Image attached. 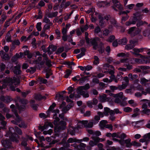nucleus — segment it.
Instances as JSON below:
<instances>
[{
    "label": "nucleus",
    "mask_w": 150,
    "mask_h": 150,
    "mask_svg": "<svg viewBox=\"0 0 150 150\" xmlns=\"http://www.w3.org/2000/svg\"><path fill=\"white\" fill-rule=\"evenodd\" d=\"M109 4L104 1H101L98 3V5L99 7H104L109 6Z\"/></svg>",
    "instance_id": "obj_27"
},
{
    "label": "nucleus",
    "mask_w": 150,
    "mask_h": 150,
    "mask_svg": "<svg viewBox=\"0 0 150 150\" xmlns=\"http://www.w3.org/2000/svg\"><path fill=\"white\" fill-rule=\"evenodd\" d=\"M88 77V76H84L82 77L81 78L80 77V79L79 80V82L80 83H83L86 81V78Z\"/></svg>",
    "instance_id": "obj_51"
},
{
    "label": "nucleus",
    "mask_w": 150,
    "mask_h": 150,
    "mask_svg": "<svg viewBox=\"0 0 150 150\" xmlns=\"http://www.w3.org/2000/svg\"><path fill=\"white\" fill-rule=\"evenodd\" d=\"M127 60H126V58L122 59L120 60V61H116L113 62L114 64L115 65L119 64L120 63H123L124 65H127Z\"/></svg>",
    "instance_id": "obj_18"
},
{
    "label": "nucleus",
    "mask_w": 150,
    "mask_h": 150,
    "mask_svg": "<svg viewBox=\"0 0 150 150\" xmlns=\"http://www.w3.org/2000/svg\"><path fill=\"white\" fill-rule=\"evenodd\" d=\"M101 135V133L98 131H96L93 132V134L92 136L98 137Z\"/></svg>",
    "instance_id": "obj_64"
},
{
    "label": "nucleus",
    "mask_w": 150,
    "mask_h": 150,
    "mask_svg": "<svg viewBox=\"0 0 150 150\" xmlns=\"http://www.w3.org/2000/svg\"><path fill=\"white\" fill-rule=\"evenodd\" d=\"M142 93L143 94H144L145 95H146V94H150V88H147L146 90V91H142Z\"/></svg>",
    "instance_id": "obj_56"
},
{
    "label": "nucleus",
    "mask_w": 150,
    "mask_h": 150,
    "mask_svg": "<svg viewBox=\"0 0 150 150\" xmlns=\"http://www.w3.org/2000/svg\"><path fill=\"white\" fill-rule=\"evenodd\" d=\"M10 108L12 109V111L14 112L16 117V121L17 123H19L21 121V119L19 117L18 114L16 112V108H15V105L12 104L10 106Z\"/></svg>",
    "instance_id": "obj_8"
},
{
    "label": "nucleus",
    "mask_w": 150,
    "mask_h": 150,
    "mask_svg": "<svg viewBox=\"0 0 150 150\" xmlns=\"http://www.w3.org/2000/svg\"><path fill=\"white\" fill-rule=\"evenodd\" d=\"M87 122V120H83L78 122L77 123L78 127L80 128H83L84 127H85V124Z\"/></svg>",
    "instance_id": "obj_21"
},
{
    "label": "nucleus",
    "mask_w": 150,
    "mask_h": 150,
    "mask_svg": "<svg viewBox=\"0 0 150 150\" xmlns=\"http://www.w3.org/2000/svg\"><path fill=\"white\" fill-rule=\"evenodd\" d=\"M142 112L144 114L149 115L150 113V110L147 108L144 109L142 110Z\"/></svg>",
    "instance_id": "obj_61"
},
{
    "label": "nucleus",
    "mask_w": 150,
    "mask_h": 150,
    "mask_svg": "<svg viewBox=\"0 0 150 150\" xmlns=\"http://www.w3.org/2000/svg\"><path fill=\"white\" fill-rule=\"evenodd\" d=\"M77 140H76L75 139H74L72 138H70L68 139L67 140V142L68 143H72L75 142H77Z\"/></svg>",
    "instance_id": "obj_46"
},
{
    "label": "nucleus",
    "mask_w": 150,
    "mask_h": 150,
    "mask_svg": "<svg viewBox=\"0 0 150 150\" xmlns=\"http://www.w3.org/2000/svg\"><path fill=\"white\" fill-rule=\"evenodd\" d=\"M136 23L134 21H129L126 23V25L127 26H129L131 24H134Z\"/></svg>",
    "instance_id": "obj_63"
},
{
    "label": "nucleus",
    "mask_w": 150,
    "mask_h": 150,
    "mask_svg": "<svg viewBox=\"0 0 150 150\" xmlns=\"http://www.w3.org/2000/svg\"><path fill=\"white\" fill-rule=\"evenodd\" d=\"M56 104L54 103L50 105L48 109V112H52L54 113L53 118L55 119L54 121V124L55 125V132H58L60 129H64L66 125V123L64 121H61L58 125V122L59 120V118L57 117V114H58L59 112V110L58 109H56V110H53L54 107L56 106Z\"/></svg>",
    "instance_id": "obj_1"
},
{
    "label": "nucleus",
    "mask_w": 150,
    "mask_h": 150,
    "mask_svg": "<svg viewBox=\"0 0 150 150\" xmlns=\"http://www.w3.org/2000/svg\"><path fill=\"white\" fill-rule=\"evenodd\" d=\"M141 29L136 27H132L129 30L128 33L132 36H134L139 34L141 32Z\"/></svg>",
    "instance_id": "obj_5"
},
{
    "label": "nucleus",
    "mask_w": 150,
    "mask_h": 150,
    "mask_svg": "<svg viewBox=\"0 0 150 150\" xmlns=\"http://www.w3.org/2000/svg\"><path fill=\"white\" fill-rule=\"evenodd\" d=\"M58 13V12L57 11L50 13L48 14L47 16L49 18H52L56 16L57 15Z\"/></svg>",
    "instance_id": "obj_31"
},
{
    "label": "nucleus",
    "mask_w": 150,
    "mask_h": 150,
    "mask_svg": "<svg viewBox=\"0 0 150 150\" xmlns=\"http://www.w3.org/2000/svg\"><path fill=\"white\" fill-rule=\"evenodd\" d=\"M117 55L118 57H126L129 56V54L127 53L125 54L124 53H120L118 54Z\"/></svg>",
    "instance_id": "obj_40"
},
{
    "label": "nucleus",
    "mask_w": 150,
    "mask_h": 150,
    "mask_svg": "<svg viewBox=\"0 0 150 150\" xmlns=\"http://www.w3.org/2000/svg\"><path fill=\"white\" fill-rule=\"evenodd\" d=\"M20 66L19 65H18L15 67L13 70L14 73L16 74H20L21 72V71L20 70Z\"/></svg>",
    "instance_id": "obj_20"
},
{
    "label": "nucleus",
    "mask_w": 150,
    "mask_h": 150,
    "mask_svg": "<svg viewBox=\"0 0 150 150\" xmlns=\"http://www.w3.org/2000/svg\"><path fill=\"white\" fill-rule=\"evenodd\" d=\"M46 62V65L49 67H50L52 66L51 62L49 60L48 58H46V59L45 60Z\"/></svg>",
    "instance_id": "obj_59"
},
{
    "label": "nucleus",
    "mask_w": 150,
    "mask_h": 150,
    "mask_svg": "<svg viewBox=\"0 0 150 150\" xmlns=\"http://www.w3.org/2000/svg\"><path fill=\"white\" fill-rule=\"evenodd\" d=\"M144 49L143 48L137 49L136 48H135L133 50V51L134 52L131 51L130 52L132 54L135 55L136 56H139L140 57H143V55L140 54H139V52H142L144 51Z\"/></svg>",
    "instance_id": "obj_7"
},
{
    "label": "nucleus",
    "mask_w": 150,
    "mask_h": 150,
    "mask_svg": "<svg viewBox=\"0 0 150 150\" xmlns=\"http://www.w3.org/2000/svg\"><path fill=\"white\" fill-rule=\"evenodd\" d=\"M143 35L144 36L148 37L149 38H150V31L149 30H144L143 33Z\"/></svg>",
    "instance_id": "obj_32"
},
{
    "label": "nucleus",
    "mask_w": 150,
    "mask_h": 150,
    "mask_svg": "<svg viewBox=\"0 0 150 150\" xmlns=\"http://www.w3.org/2000/svg\"><path fill=\"white\" fill-rule=\"evenodd\" d=\"M86 146L85 144L81 143L78 146V148L80 150H84Z\"/></svg>",
    "instance_id": "obj_36"
},
{
    "label": "nucleus",
    "mask_w": 150,
    "mask_h": 150,
    "mask_svg": "<svg viewBox=\"0 0 150 150\" xmlns=\"http://www.w3.org/2000/svg\"><path fill=\"white\" fill-rule=\"evenodd\" d=\"M115 39V37L114 35H112L110 36L108 39L107 40L108 42H111Z\"/></svg>",
    "instance_id": "obj_62"
},
{
    "label": "nucleus",
    "mask_w": 150,
    "mask_h": 150,
    "mask_svg": "<svg viewBox=\"0 0 150 150\" xmlns=\"http://www.w3.org/2000/svg\"><path fill=\"white\" fill-rule=\"evenodd\" d=\"M81 53L78 55L77 56V58L78 59L80 58L83 56L85 54V52L86 50L85 48H82L81 49Z\"/></svg>",
    "instance_id": "obj_26"
},
{
    "label": "nucleus",
    "mask_w": 150,
    "mask_h": 150,
    "mask_svg": "<svg viewBox=\"0 0 150 150\" xmlns=\"http://www.w3.org/2000/svg\"><path fill=\"white\" fill-rule=\"evenodd\" d=\"M124 110L126 112H130L132 111V109L129 107H126L124 108Z\"/></svg>",
    "instance_id": "obj_58"
},
{
    "label": "nucleus",
    "mask_w": 150,
    "mask_h": 150,
    "mask_svg": "<svg viewBox=\"0 0 150 150\" xmlns=\"http://www.w3.org/2000/svg\"><path fill=\"white\" fill-rule=\"evenodd\" d=\"M80 76L78 75L72 78V80L74 81H79L80 79Z\"/></svg>",
    "instance_id": "obj_57"
},
{
    "label": "nucleus",
    "mask_w": 150,
    "mask_h": 150,
    "mask_svg": "<svg viewBox=\"0 0 150 150\" xmlns=\"http://www.w3.org/2000/svg\"><path fill=\"white\" fill-rule=\"evenodd\" d=\"M15 132L19 135H21L22 134V132L20 129L17 127H15Z\"/></svg>",
    "instance_id": "obj_48"
},
{
    "label": "nucleus",
    "mask_w": 150,
    "mask_h": 150,
    "mask_svg": "<svg viewBox=\"0 0 150 150\" xmlns=\"http://www.w3.org/2000/svg\"><path fill=\"white\" fill-rule=\"evenodd\" d=\"M19 103L21 105L19 107L17 104H16V106L18 109L20 111H21L25 108V105L27 103V101L25 100L22 99L19 100Z\"/></svg>",
    "instance_id": "obj_9"
},
{
    "label": "nucleus",
    "mask_w": 150,
    "mask_h": 150,
    "mask_svg": "<svg viewBox=\"0 0 150 150\" xmlns=\"http://www.w3.org/2000/svg\"><path fill=\"white\" fill-rule=\"evenodd\" d=\"M35 103V100H31L30 101V105L31 107L34 110H36L38 108V105L33 103Z\"/></svg>",
    "instance_id": "obj_34"
},
{
    "label": "nucleus",
    "mask_w": 150,
    "mask_h": 150,
    "mask_svg": "<svg viewBox=\"0 0 150 150\" xmlns=\"http://www.w3.org/2000/svg\"><path fill=\"white\" fill-rule=\"evenodd\" d=\"M92 139L94 142L97 144V143L99 142H102L105 140L104 139L100 138L98 137L92 136L91 137Z\"/></svg>",
    "instance_id": "obj_17"
},
{
    "label": "nucleus",
    "mask_w": 150,
    "mask_h": 150,
    "mask_svg": "<svg viewBox=\"0 0 150 150\" xmlns=\"http://www.w3.org/2000/svg\"><path fill=\"white\" fill-rule=\"evenodd\" d=\"M132 146L136 147H139L141 146V144L135 141L132 142Z\"/></svg>",
    "instance_id": "obj_50"
},
{
    "label": "nucleus",
    "mask_w": 150,
    "mask_h": 150,
    "mask_svg": "<svg viewBox=\"0 0 150 150\" xmlns=\"http://www.w3.org/2000/svg\"><path fill=\"white\" fill-rule=\"evenodd\" d=\"M127 85L128 84L127 83H123L121 85L118 86V88L121 90L124 89L126 88Z\"/></svg>",
    "instance_id": "obj_37"
},
{
    "label": "nucleus",
    "mask_w": 150,
    "mask_h": 150,
    "mask_svg": "<svg viewBox=\"0 0 150 150\" xmlns=\"http://www.w3.org/2000/svg\"><path fill=\"white\" fill-rule=\"evenodd\" d=\"M9 129V133H7L6 135H7L8 137L9 136L12 141L18 143L19 142L18 139H19V137L17 134L13 133L14 131L13 128L10 127Z\"/></svg>",
    "instance_id": "obj_4"
},
{
    "label": "nucleus",
    "mask_w": 150,
    "mask_h": 150,
    "mask_svg": "<svg viewBox=\"0 0 150 150\" xmlns=\"http://www.w3.org/2000/svg\"><path fill=\"white\" fill-rule=\"evenodd\" d=\"M109 119L112 121H114L115 119V117L114 116L115 112L113 111H111L110 112Z\"/></svg>",
    "instance_id": "obj_38"
},
{
    "label": "nucleus",
    "mask_w": 150,
    "mask_h": 150,
    "mask_svg": "<svg viewBox=\"0 0 150 150\" xmlns=\"http://www.w3.org/2000/svg\"><path fill=\"white\" fill-rule=\"evenodd\" d=\"M43 22L47 23H52V22H50V20L46 16H45L44 17L43 19Z\"/></svg>",
    "instance_id": "obj_53"
},
{
    "label": "nucleus",
    "mask_w": 150,
    "mask_h": 150,
    "mask_svg": "<svg viewBox=\"0 0 150 150\" xmlns=\"http://www.w3.org/2000/svg\"><path fill=\"white\" fill-rule=\"evenodd\" d=\"M55 99L59 102L61 101L64 100L63 96L60 94H58L56 95Z\"/></svg>",
    "instance_id": "obj_25"
},
{
    "label": "nucleus",
    "mask_w": 150,
    "mask_h": 150,
    "mask_svg": "<svg viewBox=\"0 0 150 150\" xmlns=\"http://www.w3.org/2000/svg\"><path fill=\"white\" fill-rule=\"evenodd\" d=\"M49 126L52 127H53V125L51 122H48L45 123L43 126L39 127V130L43 131L44 129H47Z\"/></svg>",
    "instance_id": "obj_10"
},
{
    "label": "nucleus",
    "mask_w": 150,
    "mask_h": 150,
    "mask_svg": "<svg viewBox=\"0 0 150 150\" xmlns=\"http://www.w3.org/2000/svg\"><path fill=\"white\" fill-rule=\"evenodd\" d=\"M144 24H148L147 23L146 21H138L137 24V27H139L141 26L142 25Z\"/></svg>",
    "instance_id": "obj_44"
},
{
    "label": "nucleus",
    "mask_w": 150,
    "mask_h": 150,
    "mask_svg": "<svg viewBox=\"0 0 150 150\" xmlns=\"http://www.w3.org/2000/svg\"><path fill=\"white\" fill-rule=\"evenodd\" d=\"M127 42V40L125 38H124L122 39H120L118 41V43L121 45H125Z\"/></svg>",
    "instance_id": "obj_29"
},
{
    "label": "nucleus",
    "mask_w": 150,
    "mask_h": 150,
    "mask_svg": "<svg viewBox=\"0 0 150 150\" xmlns=\"http://www.w3.org/2000/svg\"><path fill=\"white\" fill-rule=\"evenodd\" d=\"M89 88V84L87 83L84 86L79 87L78 88L77 93L83 96L84 98H88L89 95L88 92L86 90Z\"/></svg>",
    "instance_id": "obj_3"
},
{
    "label": "nucleus",
    "mask_w": 150,
    "mask_h": 150,
    "mask_svg": "<svg viewBox=\"0 0 150 150\" xmlns=\"http://www.w3.org/2000/svg\"><path fill=\"white\" fill-rule=\"evenodd\" d=\"M89 139L88 137H85L83 138L82 139H78L77 142L78 143H80L82 142H87L89 141Z\"/></svg>",
    "instance_id": "obj_41"
},
{
    "label": "nucleus",
    "mask_w": 150,
    "mask_h": 150,
    "mask_svg": "<svg viewBox=\"0 0 150 150\" xmlns=\"http://www.w3.org/2000/svg\"><path fill=\"white\" fill-rule=\"evenodd\" d=\"M90 43L88 44H91L92 45H95L96 43V40L95 39H91L89 40Z\"/></svg>",
    "instance_id": "obj_54"
},
{
    "label": "nucleus",
    "mask_w": 150,
    "mask_h": 150,
    "mask_svg": "<svg viewBox=\"0 0 150 150\" xmlns=\"http://www.w3.org/2000/svg\"><path fill=\"white\" fill-rule=\"evenodd\" d=\"M100 101L103 102L111 100L110 98L107 97L106 95L105 94H103L100 96Z\"/></svg>",
    "instance_id": "obj_13"
},
{
    "label": "nucleus",
    "mask_w": 150,
    "mask_h": 150,
    "mask_svg": "<svg viewBox=\"0 0 150 150\" xmlns=\"http://www.w3.org/2000/svg\"><path fill=\"white\" fill-rule=\"evenodd\" d=\"M96 122H94V120H92L89 121L88 122L87 121V122L85 124V127L86 128H91L93 124H95Z\"/></svg>",
    "instance_id": "obj_22"
},
{
    "label": "nucleus",
    "mask_w": 150,
    "mask_h": 150,
    "mask_svg": "<svg viewBox=\"0 0 150 150\" xmlns=\"http://www.w3.org/2000/svg\"><path fill=\"white\" fill-rule=\"evenodd\" d=\"M0 55L1 58L4 60H7L9 59L8 54L5 53L3 50L0 51Z\"/></svg>",
    "instance_id": "obj_16"
},
{
    "label": "nucleus",
    "mask_w": 150,
    "mask_h": 150,
    "mask_svg": "<svg viewBox=\"0 0 150 150\" xmlns=\"http://www.w3.org/2000/svg\"><path fill=\"white\" fill-rule=\"evenodd\" d=\"M147 54L150 55L149 57H145L143 56V57H140L143 61L142 63L147 64L150 62V51L147 52Z\"/></svg>",
    "instance_id": "obj_12"
},
{
    "label": "nucleus",
    "mask_w": 150,
    "mask_h": 150,
    "mask_svg": "<svg viewBox=\"0 0 150 150\" xmlns=\"http://www.w3.org/2000/svg\"><path fill=\"white\" fill-rule=\"evenodd\" d=\"M64 48L63 47L59 48L57 50L56 53L57 54H60L64 50Z\"/></svg>",
    "instance_id": "obj_60"
},
{
    "label": "nucleus",
    "mask_w": 150,
    "mask_h": 150,
    "mask_svg": "<svg viewBox=\"0 0 150 150\" xmlns=\"http://www.w3.org/2000/svg\"><path fill=\"white\" fill-rule=\"evenodd\" d=\"M113 1L114 4V6H115L120 10L122 9V7L120 5V3L117 0H114Z\"/></svg>",
    "instance_id": "obj_24"
},
{
    "label": "nucleus",
    "mask_w": 150,
    "mask_h": 150,
    "mask_svg": "<svg viewBox=\"0 0 150 150\" xmlns=\"http://www.w3.org/2000/svg\"><path fill=\"white\" fill-rule=\"evenodd\" d=\"M0 100L6 103H8L10 102L12 99L9 96H1L0 98Z\"/></svg>",
    "instance_id": "obj_11"
},
{
    "label": "nucleus",
    "mask_w": 150,
    "mask_h": 150,
    "mask_svg": "<svg viewBox=\"0 0 150 150\" xmlns=\"http://www.w3.org/2000/svg\"><path fill=\"white\" fill-rule=\"evenodd\" d=\"M24 54L25 55H27L28 58L30 59L32 57L33 54L31 53H30L29 50H26L24 52Z\"/></svg>",
    "instance_id": "obj_33"
},
{
    "label": "nucleus",
    "mask_w": 150,
    "mask_h": 150,
    "mask_svg": "<svg viewBox=\"0 0 150 150\" xmlns=\"http://www.w3.org/2000/svg\"><path fill=\"white\" fill-rule=\"evenodd\" d=\"M71 72L72 71L71 70H67L64 76V77L67 78H68Z\"/></svg>",
    "instance_id": "obj_49"
},
{
    "label": "nucleus",
    "mask_w": 150,
    "mask_h": 150,
    "mask_svg": "<svg viewBox=\"0 0 150 150\" xmlns=\"http://www.w3.org/2000/svg\"><path fill=\"white\" fill-rule=\"evenodd\" d=\"M6 41L8 42L11 41V38L9 31L7 35H6Z\"/></svg>",
    "instance_id": "obj_42"
},
{
    "label": "nucleus",
    "mask_w": 150,
    "mask_h": 150,
    "mask_svg": "<svg viewBox=\"0 0 150 150\" xmlns=\"http://www.w3.org/2000/svg\"><path fill=\"white\" fill-rule=\"evenodd\" d=\"M27 139L26 138L23 137H22L21 138V145L22 146H23L24 147H26L27 146Z\"/></svg>",
    "instance_id": "obj_30"
},
{
    "label": "nucleus",
    "mask_w": 150,
    "mask_h": 150,
    "mask_svg": "<svg viewBox=\"0 0 150 150\" xmlns=\"http://www.w3.org/2000/svg\"><path fill=\"white\" fill-rule=\"evenodd\" d=\"M110 96H112L115 98H122L123 97V93L121 92L119 93L116 94L110 93Z\"/></svg>",
    "instance_id": "obj_19"
},
{
    "label": "nucleus",
    "mask_w": 150,
    "mask_h": 150,
    "mask_svg": "<svg viewBox=\"0 0 150 150\" xmlns=\"http://www.w3.org/2000/svg\"><path fill=\"white\" fill-rule=\"evenodd\" d=\"M59 136V135L58 133H56L55 134V135L54 137V138L55 139H56V140H55V142L52 141V143H50L51 144H54L55 142H57L59 141H60L61 139V137H60V138H57V137H58Z\"/></svg>",
    "instance_id": "obj_35"
},
{
    "label": "nucleus",
    "mask_w": 150,
    "mask_h": 150,
    "mask_svg": "<svg viewBox=\"0 0 150 150\" xmlns=\"http://www.w3.org/2000/svg\"><path fill=\"white\" fill-rule=\"evenodd\" d=\"M94 61L93 63L94 64L96 65L98 64L99 62V59L96 56H95L94 57Z\"/></svg>",
    "instance_id": "obj_47"
},
{
    "label": "nucleus",
    "mask_w": 150,
    "mask_h": 150,
    "mask_svg": "<svg viewBox=\"0 0 150 150\" xmlns=\"http://www.w3.org/2000/svg\"><path fill=\"white\" fill-rule=\"evenodd\" d=\"M2 144L4 147L8 148L11 147V143L9 140L4 139L1 141Z\"/></svg>",
    "instance_id": "obj_14"
},
{
    "label": "nucleus",
    "mask_w": 150,
    "mask_h": 150,
    "mask_svg": "<svg viewBox=\"0 0 150 150\" xmlns=\"http://www.w3.org/2000/svg\"><path fill=\"white\" fill-rule=\"evenodd\" d=\"M64 0H53V2H55L57 4L56 5L54 6L53 7V9L54 10H56L58 9V8L59 4H57L59 3L60 2H62L63 3Z\"/></svg>",
    "instance_id": "obj_28"
},
{
    "label": "nucleus",
    "mask_w": 150,
    "mask_h": 150,
    "mask_svg": "<svg viewBox=\"0 0 150 150\" xmlns=\"http://www.w3.org/2000/svg\"><path fill=\"white\" fill-rule=\"evenodd\" d=\"M126 60H127V65H124L125 66L127 67V68L128 69H132V66L131 65H129V60L127 58H126Z\"/></svg>",
    "instance_id": "obj_55"
},
{
    "label": "nucleus",
    "mask_w": 150,
    "mask_h": 150,
    "mask_svg": "<svg viewBox=\"0 0 150 150\" xmlns=\"http://www.w3.org/2000/svg\"><path fill=\"white\" fill-rule=\"evenodd\" d=\"M126 137V135L123 133L120 134L119 133L118 138L122 139H124Z\"/></svg>",
    "instance_id": "obj_52"
},
{
    "label": "nucleus",
    "mask_w": 150,
    "mask_h": 150,
    "mask_svg": "<svg viewBox=\"0 0 150 150\" xmlns=\"http://www.w3.org/2000/svg\"><path fill=\"white\" fill-rule=\"evenodd\" d=\"M111 111H113L112 110H110V108L108 107L104 108V111L103 112V114L104 115L108 116L109 115V113L110 114V112Z\"/></svg>",
    "instance_id": "obj_23"
},
{
    "label": "nucleus",
    "mask_w": 150,
    "mask_h": 150,
    "mask_svg": "<svg viewBox=\"0 0 150 150\" xmlns=\"http://www.w3.org/2000/svg\"><path fill=\"white\" fill-rule=\"evenodd\" d=\"M56 49L55 47L54 46L50 45L47 48V52L50 55L52 54Z\"/></svg>",
    "instance_id": "obj_15"
},
{
    "label": "nucleus",
    "mask_w": 150,
    "mask_h": 150,
    "mask_svg": "<svg viewBox=\"0 0 150 150\" xmlns=\"http://www.w3.org/2000/svg\"><path fill=\"white\" fill-rule=\"evenodd\" d=\"M19 82V81L15 77L12 78H6L2 82L0 81V89L2 90L6 88L7 86H9L12 91L16 90L18 92H20V89L17 88L16 90L15 88L13 86V85H14L15 87L17 86Z\"/></svg>",
    "instance_id": "obj_2"
},
{
    "label": "nucleus",
    "mask_w": 150,
    "mask_h": 150,
    "mask_svg": "<svg viewBox=\"0 0 150 150\" xmlns=\"http://www.w3.org/2000/svg\"><path fill=\"white\" fill-rule=\"evenodd\" d=\"M42 23L41 22H39L37 23L36 28L37 30L38 31H40L42 30V27H41Z\"/></svg>",
    "instance_id": "obj_45"
},
{
    "label": "nucleus",
    "mask_w": 150,
    "mask_h": 150,
    "mask_svg": "<svg viewBox=\"0 0 150 150\" xmlns=\"http://www.w3.org/2000/svg\"><path fill=\"white\" fill-rule=\"evenodd\" d=\"M137 41L135 40H130L129 42V44L125 46V48L127 50L132 49L137 45Z\"/></svg>",
    "instance_id": "obj_6"
},
{
    "label": "nucleus",
    "mask_w": 150,
    "mask_h": 150,
    "mask_svg": "<svg viewBox=\"0 0 150 150\" xmlns=\"http://www.w3.org/2000/svg\"><path fill=\"white\" fill-rule=\"evenodd\" d=\"M107 123V121L106 120L101 121L100 122V126L101 127H104L105 125H106Z\"/></svg>",
    "instance_id": "obj_43"
},
{
    "label": "nucleus",
    "mask_w": 150,
    "mask_h": 150,
    "mask_svg": "<svg viewBox=\"0 0 150 150\" xmlns=\"http://www.w3.org/2000/svg\"><path fill=\"white\" fill-rule=\"evenodd\" d=\"M52 25V23H49L48 24L45 25L44 27L43 30L45 31L49 29L50 28V26Z\"/></svg>",
    "instance_id": "obj_39"
}]
</instances>
